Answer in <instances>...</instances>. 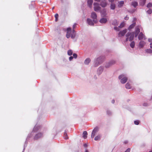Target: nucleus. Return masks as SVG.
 Here are the masks:
<instances>
[{
	"instance_id": "obj_29",
	"label": "nucleus",
	"mask_w": 152,
	"mask_h": 152,
	"mask_svg": "<svg viewBox=\"0 0 152 152\" xmlns=\"http://www.w3.org/2000/svg\"><path fill=\"white\" fill-rule=\"evenodd\" d=\"M135 25V23H134L130 26L129 27V29L133 28Z\"/></svg>"
},
{
	"instance_id": "obj_7",
	"label": "nucleus",
	"mask_w": 152,
	"mask_h": 152,
	"mask_svg": "<svg viewBox=\"0 0 152 152\" xmlns=\"http://www.w3.org/2000/svg\"><path fill=\"white\" fill-rule=\"evenodd\" d=\"M99 129V128L98 127H96L94 128L92 132L91 135V137L92 138H93L94 137L95 135L98 131Z\"/></svg>"
},
{
	"instance_id": "obj_18",
	"label": "nucleus",
	"mask_w": 152,
	"mask_h": 152,
	"mask_svg": "<svg viewBox=\"0 0 152 152\" xmlns=\"http://www.w3.org/2000/svg\"><path fill=\"white\" fill-rule=\"evenodd\" d=\"M110 9L112 10H114L115 9V5L114 3H111L110 6Z\"/></svg>"
},
{
	"instance_id": "obj_51",
	"label": "nucleus",
	"mask_w": 152,
	"mask_h": 152,
	"mask_svg": "<svg viewBox=\"0 0 152 152\" xmlns=\"http://www.w3.org/2000/svg\"><path fill=\"white\" fill-rule=\"evenodd\" d=\"M58 20V18H56L55 20L56 21H57Z\"/></svg>"
},
{
	"instance_id": "obj_49",
	"label": "nucleus",
	"mask_w": 152,
	"mask_h": 152,
	"mask_svg": "<svg viewBox=\"0 0 152 152\" xmlns=\"http://www.w3.org/2000/svg\"><path fill=\"white\" fill-rule=\"evenodd\" d=\"M112 102L113 103H114L115 102V100H114V99L112 100Z\"/></svg>"
},
{
	"instance_id": "obj_52",
	"label": "nucleus",
	"mask_w": 152,
	"mask_h": 152,
	"mask_svg": "<svg viewBox=\"0 0 152 152\" xmlns=\"http://www.w3.org/2000/svg\"><path fill=\"white\" fill-rule=\"evenodd\" d=\"M85 152H88V151L87 150H86L85 151Z\"/></svg>"
},
{
	"instance_id": "obj_15",
	"label": "nucleus",
	"mask_w": 152,
	"mask_h": 152,
	"mask_svg": "<svg viewBox=\"0 0 152 152\" xmlns=\"http://www.w3.org/2000/svg\"><path fill=\"white\" fill-rule=\"evenodd\" d=\"M107 21V19L106 18H102L99 20V22L102 23H105Z\"/></svg>"
},
{
	"instance_id": "obj_36",
	"label": "nucleus",
	"mask_w": 152,
	"mask_h": 152,
	"mask_svg": "<svg viewBox=\"0 0 152 152\" xmlns=\"http://www.w3.org/2000/svg\"><path fill=\"white\" fill-rule=\"evenodd\" d=\"M114 29L115 30H116V31H119V29L118 28V27H115L114 28Z\"/></svg>"
},
{
	"instance_id": "obj_17",
	"label": "nucleus",
	"mask_w": 152,
	"mask_h": 152,
	"mask_svg": "<svg viewBox=\"0 0 152 152\" xmlns=\"http://www.w3.org/2000/svg\"><path fill=\"white\" fill-rule=\"evenodd\" d=\"M87 134H88L87 132L86 131H84L83 133V137L85 139H86L87 137Z\"/></svg>"
},
{
	"instance_id": "obj_5",
	"label": "nucleus",
	"mask_w": 152,
	"mask_h": 152,
	"mask_svg": "<svg viewBox=\"0 0 152 152\" xmlns=\"http://www.w3.org/2000/svg\"><path fill=\"white\" fill-rule=\"evenodd\" d=\"M103 59L102 57H99L97 58L95 61V64L94 65V66H96L99 65L102 62Z\"/></svg>"
},
{
	"instance_id": "obj_6",
	"label": "nucleus",
	"mask_w": 152,
	"mask_h": 152,
	"mask_svg": "<svg viewBox=\"0 0 152 152\" xmlns=\"http://www.w3.org/2000/svg\"><path fill=\"white\" fill-rule=\"evenodd\" d=\"M97 16L96 13L94 12L91 13V18L93 19V21L96 23V22Z\"/></svg>"
},
{
	"instance_id": "obj_25",
	"label": "nucleus",
	"mask_w": 152,
	"mask_h": 152,
	"mask_svg": "<svg viewBox=\"0 0 152 152\" xmlns=\"http://www.w3.org/2000/svg\"><path fill=\"white\" fill-rule=\"evenodd\" d=\"M101 137V135L100 134L98 135L97 136L95 137L94 138V140L96 141L98 140H100Z\"/></svg>"
},
{
	"instance_id": "obj_38",
	"label": "nucleus",
	"mask_w": 152,
	"mask_h": 152,
	"mask_svg": "<svg viewBox=\"0 0 152 152\" xmlns=\"http://www.w3.org/2000/svg\"><path fill=\"white\" fill-rule=\"evenodd\" d=\"M55 18H58V15L57 14H56L55 15Z\"/></svg>"
},
{
	"instance_id": "obj_16",
	"label": "nucleus",
	"mask_w": 152,
	"mask_h": 152,
	"mask_svg": "<svg viewBox=\"0 0 152 152\" xmlns=\"http://www.w3.org/2000/svg\"><path fill=\"white\" fill-rule=\"evenodd\" d=\"M146 0H140V5L143 6L145 3Z\"/></svg>"
},
{
	"instance_id": "obj_9",
	"label": "nucleus",
	"mask_w": 152,
	"mask_h": 152,
	"mask_svg": "<svg viewBox=\"0 0 152 152\" xmlns=\"http://www.w3.org/2000/svg\"><path fill=\"white\" fill-rule=\"evenodd\" d=\"M43 136V133H39L37 134L34 137V140H37L39 138L42 137Z\"/></svg>"
},
{
	"instance_id": "obj_13",
	"label": "nucleus",
	"mask_w": 152,
	"mask_h": 152,
	"mask_svg": "<svg viewBox=\"0 0 152 152\" xmlns=\"http://www.w3.org/2000/svg\"><path fill=\"white\" fill-rule=\"evenodd\" d=\"M93 2V0H87L88 5L90 8L92 7Z\"/></svg>"
},
{
	"instance_id": "obj_30",
	"label": "nucleus",
	"mask_w": 152,
	"mask_h": 152,
	"mask_svg": "<svg viewBox=\"0 0 152 152\" xmlns=\"http://www.w3.org/2000/svg\"><path fill=\"white\" fill-rule=\"evenodd\" d=\"M145 51L146 53H152V50L151 49H147L145 50Z\"/></svg>"
},
{
	"instance_id": "obj_43",
	"label": "nucleus",
	"mask_w": 152,
	"mask_h": 152,
	"mask_svg": "<svg viewBox=\"0 0 152 152\" xmlns=\"http://www.w3.org/2000/svg\"><path fill=\"white\" fill-rule=\"evenodd\" d=\"M99 70L101 71V72H102L103 70L102 68L101 67H99Z\"/></svg>"
},
{
	"instance_id": "obj_28",
	"label": "nucleus",
	"mask_w": 152,
	"mask_h": 152,
	"mask_svg": "<svg viewBox=\"0 0 152 152\" xmlns=\"http://www.w3.org/2000/svg\"><path fill=\"white\" fill-rule=\"evenodd\" d=\"M64 138L65 139H68V137L66 133L65 132L64 133Z\"/></svg>"
},
{
	"instance_id": "obj_26",
	"label": "nucleus",
	"mask_w": 152,
	"mask_h": 152,
	"mask_svg": "<svg viewBox=\"0 0 152 152\" xmlns=\"http://www.w3.org/2000/svg\"><path fill=\"white\" fill-rule=\"evenodd\" d=\"M130 46L132 48H134L135 46V42L134 41L132 42L130 44Z\"/></svg>"
},
{
	"instance_id": "obj_24",
	"label": "nucleus",
	"mask_w": 152,
	"mask_h": 152,
	"mask_svg": "<svg viewBox=\"0 0 152 152\" xmlns=\"http://www.w3.org/2000/svg\"><path fill=\"white\" fill-rule=\"evenodd\" d=\"M125 87L127 89H130L131 88V85L129 83H128L125 85Z\"/></svg>"
},
{
	"instance_id": "obj_2",
	"label": "nucleus",
	"mask_w": 152,
	"mask_h": 152,
	"mask_svg": "<svg viewBox=\"0 0 152 152\" xmlns=\"http://www.w3.org/2000/svg\"><path fill=\"white\" fill-rule=\"evenodd\" d=\"M126 41L127 42L128 40L130 41L133 40L134 37V33L133 32H128L126 34Z\"/></svg>"
},
{
	"instance_id": "obj_10",
	"label": "nucleus",
	"mask_w": 152,
	"mask_h": 152,
	"mask_svg": "<svg viewBox=\"0 0 152 152\" xmlns=\"http://www.w3.org/2000/svg\"><path fill=\"white\" fill-rule=\"evenodd\" d=\"M127 32V30L126 29L120 31L118 33V36L119 37L123 36Z\"/></svg>"
},
{
	"instance_id": "obj_1",
	"label": "nucleus",
	"mask_w": 152,
	"mask_h": 152,
	"mask_svg": "<svg viewBox=\"0 0 152 152\" xmlns=\"http://www.w3.org/2000/svg\"><path fill=\"white\" fill-rule=\"evenodd\" d=\"M74 30H73L72 32V29L70 28H68L67 29V33L66 37L67 38H69L70 37L71 38H74L75 36V33Z\"/></svg>"
},
{
	"instance_id": "obj_20",
	"label": "nucleus",
	"mask_w": 152,
	"mask_h": 152,
	"mask_svg": "<svg viewBox=\"0 0 152 152\" xmlns=\"http://www.w3.org/2000/svg\"><path fill=\"white\" fill-rule=\"evenodd\" d=\"M124 4V2L123 1H121L118 2V7H122Z\"/></svg>"
},
{
	"instance_id": "obj_48",
	"label": "nucleus",
	"mask_w": 152,
	"mask_h": 152,
	"mask_svg": "<svg viewBox=\"0 0 152 152\" xmlns=\"http://www.w3.org/2000/svg\"><path fill=\"white\" fill-rule=\"evenodd\" d=\"M84 146L85 147H86L87 146V145L86 144H85L84 145Z\"/></svg>"
},
{
	"instance_id": "obj_4",
	"label": "nucleus",
	"mask_w": 152,
	"mask_h": 152,
	"mask_svg": "<svg viewBox=\"0 0 152 152\" xmlns=\"http://www.w3.org/2000/svg\"><path fill=\"white\" fill-rule=\"evenodd\" d=\"M94 10L96 12H97L100 10L101 7L99 6V3L94 2Z\"/></svg>"
},
{
	"instance_id": "obj_23",
	"label": "nucleus",
	"mask_w": 152,
	"mask_h": 152,
	"mask_svg": "<svg viewBox=\"0 0 152 152\" xmlns=\"http://www.w3.org/2000/svg\"><path fill=\"white\" fill-rule=\"evenodd\" d=\"M115 63V61L114 60H112L109 63H108V64L109 65L107 66V67H109V66L114 64Z\"/></svg>"
},
{
	"instance_id": "obj_31",
	"label": "nucleus",
	"mask_w": 152,
	"mask_h": 152,
	"mask_svg": "<svg viewBox=\"0 0 152 152\" xmlns=\"http://www.w3.org/2000/svg\"><path fill=\"white\" fill-rule=\"evenodd\" d=\"M68 54L69 56H71L72 54V51L71 50H69L68 51Z\"/></svg>"
},
{
	"instance_id": "obj_22",
	"label": "nucleus",
	"mask_w": 152,
	"mask_h": 152,
	"mask_svg": "<svg viewBox=\"0 0 152 152\" xmlns=\"http://www.w3.org/2000/svg\"><path fill=\"white\" fill-rule=\"evenodd\" d=\"M91 60L89 58H87L84 61V63L85 64H88L90 62Z\"/></svg>"
},
{
	"instance_id": "obj_35",
	"label": "nucleus",
	"mask_w": 152,
	"mask_h": 152,
	"mask_svg": "<svg viewBox=\"0 0 152 152\" xmlns=\"http://www.w3.org/2000/svg\"><path fill=\"white\" fill-rule=\"evenodd\" d=\"M134 123L136 125H138L139 124V121H134Z\"/></svg>"
},
{
	"instance_id": "obj_53",
	"label": "nucleus",
	"mask_w": 152,
	"mask_h": 152,
	"mask_svg": "<svg viewBox=\"0 0 152 152\" xmlns=\"http://www.w3.org/2000/svg\"><path fill=\"white\" fill-rule=\"evenodd\" d=\"M149 152H152V151H149Z\"/></svg>"
},
{
	"instance_id": "obj_34",
	"label": "nucleus",
	"mask_w": 152,
	"mask_h": 152,
	"mask_svg": "<svg viewBox=\"0 0 152 152\" xmlns=\"http://www.w3.org/2000/svg\"><path fill=\"white\" fill-rule=\"evenodd\" d=\"M152 6V4L151 3H149L147 5V7L148 8H149Z\"/></svg>"
},
{
	"instance_id": "obj_40",
	"label": "nucleus",
	"mask_w": 152,
	"mask_h": 152,
	"mask_svg": "<svg viewBox=\"0 0 152 152\" xmlns=\"http://www.w3.org/2000/svg\"><path fill=\"white\" fill-rule=\"evenodd\" d=\"M76 23H75L73 26V30H74V29L76 27Z\"/></svg>"
},
{
	"instance_id": "obj_19",
	"label": "nucleus",
	"mask_w": 152,
	"mask_h": 152,
	"mask_svg": "<svg viewBox=\"0 0 152 152\" xmlns=\"http://www.w3.org/2000/svg\"><path fill=\"white\" fill-rule=\"evenodd\" d=\"M131 5L135 8L137 6L138 3L135 1H133Z\"/></svg>"
},
{
	"instance_id": "obj_42",
	"label": "nucleus",
	"mask_w": 152,
	"mask_h": 152,
	"mask_svg": "<svg viewBox=\"0 0 152 152\" xmlns=\"http://www.w3.org/2000/svg\"><path fill=\"white\" fill-rule=\"evenodd\" d=\"M108 1L109 2H111V3H113V2L114 1V0H108Z\"/></svg>"
},
{
	"instance_id": "obj_44",
	"label": "nucleus",
	"mask_w": 152,
	"mask_h": 152,
	"mask_svg": "<svg viewBox=\"0 0 152 152\" xmlns=\"http://www.w3.org/2000/svg\"><path fill=\"white\" fill-rule=\"evenodd\" d=\"M73 57L72 56H70L69 57V59L70 61H71L73 58Z\"/></svg>"
},
{
	"instance_id": "obj_3",
	"label": "nucleus",
	"mask_w": 152,
	"mask_h": 152,
	"mask_svg": "<svg viewBox=\"0 0 152 152\" xmlns=\"http://www.w3.org/2000/svg\"><path fill=\"white\" fill-rule=\"evenodd\" d=\"M118 79L121 80V82L123 84L125 83L128 79L127 77L125 76L124 75H121L119 76Z\"/></svg>"
},
{
	"instance_id": "obj_8",
	"label": "nucleus",
	"mask_w": 152,
	"mask_h": 152,
	"mask_svg": "<svg viewBox=\"0 0 152 152\" xmlns=\"http://www.w3.org/2000/svg\"><path fill=\"white\" fill-rule=\"evenodd\" d=\"M107 3L106 0H101L100 5L102 7H105L107 5Z\"/></svg>"
},
{
	"instance_id": "obj_45",
	"label": "nucleus",
	"mask_w": 152,
	"mask_h": 152,
	"mask_svg": "<svg viewBox=\"0 0 152 152\" xmlns=\"http://www.w3.org/2000/svg\"><path fill=\"white\" fill-rule=\"evenodd\" d=\"M124 19L125 20H128L129 19V17H127V16H126L125 17V18H124Z\"/></svg>"
},
{
	"instance_id": "obj_41",
	"label": "nucleus",
	"mask_w": 152,
	"mask_h": 152,
	"mask_svg": "<svg viewBox=\"0 0 152 152\" xmlns=\"http://www.w3.org/2000/svg\"><path fill=\"white\" fill-rule=\"evenodd\" d=\"M130 149L129 148H128L125 152H130Z\"/></svg>"
},
{
	"instance_id": "obj_37",
	"label": "nucleus",
	"mask_w": 152,
	"mask_h": 152,
	"mask_svg": "<svg viewBox=\"0 0 152 152\" xmlns=\"http://www.w3.org/2000/svg\"><path fill=\"white\" fill-rule=\"evenodd\" d=\"M73 56L74 58H76L77 57V54H75V53H74L73 54Z\"/></svg>"
},
{
	"instance_id": "obj_32",
	"label": "nucleus",
	"mask_w": 152,
	"mask_h": 152,
	"mask_svg": "<svg viewBox=\"0 0 152 152\" xmlns=\"http://www.w3.org/2000/svg\"><path fill=\"white\" fill-rule=\"evenodd\" d=\"M124 23L123 22H122L121 23L120 25L118 26V27L119 28H121L124 26Z\"/></svg>"
},
{
	"instance_id": "obj_11",
	"label": "nucleus",
	"mask_w": 152,
	"mask_h": 152,
	"mask_svg": "<svg viewBox=\"0 0 152 152\" xmlns=\"http://www.w3.org/2000/svg\"><path fill=\"white\" fill-rule=\"evenodd\" d=\"M138 39L140 40H142L143 39H145V36L143 34L142 32H140L138 36Z\"/></svg>"
},
{
	"instance_id": "obj_46",
	"label": "nucleus",
	"mask_w": 152,
	"mask_h": 152,
	"mask_svg": "<svg viewBox=\"0 0 152 152\" xmlns=\"http://www.w3.org/2000/svg\"><path fill=\"white\" fill-rule=\"evenodd\" d=\"M148 40L149 42H151L152 41V39H148Z\"/></svg>"
},
{
	"instance_id": "obj_12",
	"label": "nucleus",
	"mask_w": 152,
	"mask_h": 152,
	"mask_svg": "<svg viewBox=\"0 0 152 152\" xmlns=\"http://www.w3.org/2000/svg\"><path fill=\"white\" fill-rule=\"evenodd\" d=\"M87 22L90 25L94 26V23L92 20L88 18L87 20Z\"/></svg>"
},
{
	"instance_id": "obj_50",
	"label": "nucleus",
	"mask_w": 152,
	"mask_h": 152,
	"mask_svg": "<svg viewBox=\"0 0 152 152\" xmlns=\"http://www.w3.org/2000/svg\"><path fill=\"white\" fill-rule=\"evenodd\" d=\"M95 1L98 2H99L100 1V0H94Z\"/></svg>"
},
{
	"instance_id": "obj_39",
	"label": "nucleus",
	"mask_w": 152,
	"mask_h": 152,
	"mask_svg": "<svg viewBox=\"0 0 152 152\" xmlns=\"http://www.w3.org/2000/svg\"><path fill=\"white\" fill-rule=\"evenodd\" d=\"M133 33H134H134L135 37H136L139 34L138 33H137L135 32H134Z\"/></svg>"
},
{
	"instance_id": "obj_33",
	"label": "nucleus",
	"mask_w": 152,
	"mask_h": 152,
	"mask_svg": "<svg viewBox=\"0 0 152 152\" xmlns=\"http://www.w3.org/2000/svg\"><path fill=\"white\" fill-rule=\"evenodd\" d=\"M147 12L149 14H151L152 12V10L149 9L147 11Z\"/></svg>"
},
{
	"instance_id": "obj_27",
	"label": "nucleus",
	"mask_w": 152,
	"mask_h": 152,
	"mask_svg": "<svg viewBox=\"0 0 152 152\" xmlns=\"http://www.w3.org/2000/svg\"><path fill=\"white\" fill-rule=\"evenodd\" d=\"M134 32L138 33L140 32V29L138 26H137Z\"/></svg>"
},
{
	"instance_id": "obj_47",
	"label": "nucleus",
	"mask_w": 152,
	"mask_h": 152,
	"mask_svg": "<svg viewBox=\"0 0 152 152\" xmlns=\"http://www.w3.org/2000/svg\"><path fill=\"white\" fill-rule=\"evenodd\" d=\"M150 48H152V42L150 43Z\"/></svg>"
},
{
	"instance_id": "obj_21",
	"label": "nucleus",
	"mask_w": 152,
	"mask_h": 152,
	"mask_svg": "<svg viewBox=\"0 0 152 152\" xmlns=\"http://www.w3.org/2000/svg\"><path fill=\"white\" fill-rule=\"evenodd\" d=\"M112 24L115 26H116L118 25V22L116 20H114L113 23Z\"/></svg>"
},
{
	"instance_id": "obj_14",
	"label": "nucleus",
	"mask_w": 152,
	"mask_h": 152,
	"mask_svg": "<svg viewBox=\"0 0 152 152\" xmlns=\"http://www.w3.org/2000/svg\"><path fill=\"white\" fill-rule=\"evenodd\" d=\"M145 44V42L144 41H140L139 43V47L140 48H143Z\"/></svg>"
}]
</instances>
